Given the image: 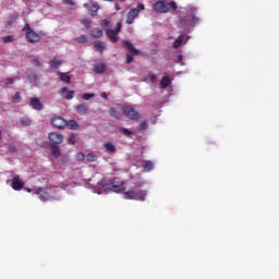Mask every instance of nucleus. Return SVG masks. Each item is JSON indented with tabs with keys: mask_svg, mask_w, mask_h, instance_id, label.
<instances>
[{
	"mask_svg": "<svg viewBox=\"0 0 279 279\" xmlns=\"http://www.w3.org/2000/svg\"><path fill=\"white\" fill-rule=\"evenodd\" d=\"M29 106L31 108H33V110L37 111H40L44 108L43 102H40V99L38 97L31 98Z\"/></svg>",
	"mask_w": 279,
	"mask_h": 279,
	"instance_id": "nucleus-14",
	"label": "nucleus"
},
{
	"mask_svg": "<svg viewBox=\"0 0 279 279\" xmlns=\"http://www.w3.org/2000/svg\"><path fill=\"white\" fill-rule=\"evenodd\" d=\"M23 32H25V39L29 45H36V43H40V34L36 33L29 23H26Z\"/></svg>",
	"mask_w": 279,
	"mask_h": 279,
	"instance_id": "nucleus-2",
	"label": "nucleus"
},
{
	"mask_svg": "<svg viewBox=\"0 0 279 279\" xmlns=\"http://www.w3.org/2000/svg\"><path fill=\"white\" fill-rule=\"evenodd\" d=\"M84 158H86V155H84V153H77V155H76L77 160L82 161V160H84Z\"/></svg>",
	"mask_w": 279,
	"mask_h": 279,
	"instance_id": "nucleus-46",
	"label": "nucleus"
},
{
	"mask_svg": "<svg viewBox=\"0 0 279 279\" xmlns=\"http://www.w3.org/2000/svg\"><path fill=\"white\" fill-rule=\"evenodd\" d=\"M75 112L81 114V117H86L88 114V106L86 104H80L75 107Z\"/></svg>",
	"mask_w": 279,
	"mask_h": 279,
	"instance_id": "nucleus-15",
	"label": "nucleus"
},
{
	"mask_svg": "<svg viewBox=\"0 0 279 279\" xmlns=\"http://www.w3.org/2000/svg\"><path fill=\"white\" fill-rule=\"evenodd\" d=\"M31 62H32V64L35 65V66H43V63H41L40 60H38V59H33Z\"/></svg>",
	"mask_w": 279,
	"mask_h": 279,
	"instance_id": "nucleus-42",
	"label": "nucleus"
},
{
	"mask_svg": "<svg viewBox=\"0 0 279 279\" xmlns=\"http://www.w3.org/2000/svg\"><path fill=\"white\" fill-rule=\"evenodd\" d=\"M125 23H126L128 25H132V24L134 23L133 17H131L128 13H126V21H125Z\"/></svg>",
	"mask_w": 279,
	"mask_h": 279,
	"instance_id": "nucleus-44",
	"label": "nucleus"
},
{
	"mask_svg": "<svg viewBox=\"0 0 279 279\" xmlns=\"http://www.w3.org/2000/svg\"><path fill=\"white\" fill-rule=\"evenodd\" d=\"M156 80H157V77H156L155 74H151V75L149 76V81L151 82V84H154V83L156 82Z\"/></svg>",
	"mask_w": 279,
	"mask_h": 279,
	"instance_id": "nucleus-51",
	"label": "nucleus"
},
{
	"mask_svg": "<svg viewBox=\"0 0 279 279\" xmlns=\"http://www.w3.org/2000/svg\"><path fill=\"white\" fill-rule=\"evenodd\" d=\"M147 197V190H138L136 186L134 190L124 192V199H135L137 202H145Z\"/></svg>",
	"mask_w": 279,
	"mask_h": 279,
	"instance_id": "nucleus-1",
	"label": "nucleus"
},
{
	"mask_svg": "<svg viewBox=\"0 0 279 279\" xmlns=\"http://www.w3.org/2000/svg\"><path fill=\"white\" fill-rule=\"evenodd\" d=\"M90 36L92 38H101V36H104V31H101V28H93Z\"/></svg>",
	"mask_w": 279,
	"mask_h": 279,
	"instance_id": "nucleus-25",
	"label": "nucleus"
},
{
	"mask_svg": "<svg viewBox=\"0 0 279 279\" xmlns=\"http://www.w3.org/2000/svg\"><path fill=\"white\" fill-rule=\"evenodd\" d=\"M15 81H16V78H14V77H9V78H7V82H5L4 84H5V86H8V85H10V84H14Z\"/></svg>",
	"mask_w": 279,
	"mask_h": 279,
	"instance_id": "nucleus-45",
	"label": "nucleus"
},
{
	"mask_svg": "<svg viewBox=\"0 0 279 279\" xmlns=\"http://www.w3.org/2000/svg\"><path fill=\"white\" fill-rule=\"evenodd\" d=\"M113 180L114 178H111V179L104 178L100 180V186H102V189H107L108 191H112Z\"/></svg>",
	"mask_w": 279,
	"mask_h": 279,
	"instance_id": "nucleus-16",
	"label": "nucleus"
},
{
	"mask_svg": "<svg viewBox=\"0 0 279 279\" xmlns=\"http://www.w3.org/2000/svg\"><path fill=\"white\" fill-rule=\"evenodd\" d=\"M16 19H19V15L13 14L10 16V20L7 21L5 23V27H12V25H14V23H16Z\"/></svg>",
	"mask_w": 279,
	"mask_h": 279,
	"instance_id": "nucleus-31",
	"label": "nucleus"
},
{
	"mask_svg": "<svg viewBox=\"0 0 279 279\" xmlns=\"http://www.w3.org/2000/svg\"><path fill=\"white\" fill-rule=\"evenodd\" d=\"M21 92H16L12 98L13 104H21L22 101Z\"/></svg>",
	"mask_w": 279,
	"mask_h": 279,
	"instance_id": "nucleus-34",
	"label": "nucleus"
},
{
	"mask_svg": "<svg viewBox=\"0 0 279 279\" xmlns=\"http://www.w3.org/2000/svg\"><path fill=\"white\" fill-rule=\"evenodd\" d=\"M101 98H102V99H108V93H106V92L102 93V94H101Z\"/></svg>",
	"mask_w": 279,
	"mask_h": 279,
	"instance_id": "nucleus-55",
	"label": "nucleus"
},
{
	"mask_svg": "<svg viewBox=\"0 0 279 279\" xmlns=\"http://www.w3.org/2000/svg\"><path fill=\"white\" fill-rule=\"evenodd\" d=\"M143 10H145V4L140 3L137 4V7L135 9H131L128 14L131 19H136V16H138V14H141V12H143Z\"/></svg>",
	"mask_w": 279,
	"mask_h": 279,
	"instance_id": "nucleus-13",
	"label": "nucleus"
},
{
	"mask_svg": "<svg viewBox=\"0 0 279 279\" xmlns=\"http://www.w3.org/2000/svg\"><path fill=\"white\" fill-rule=\"evenodd\" d=\"M65 128L72 131L80 130V123L75 120H65Z\"/></svg>",
	"mask_w": 279,
	"mask_h": 279,
	"instance_id": "nucleus-19",
	"label": "nucleus"
},
{
	"mask_svg": "<svg viewBox=\"0 0 279 279\" xmlns=\"http://www.w3.org/2000/svg\"><path fill=\"white\" fill-rule=\"evenodd\" d=\"M180 25H182V27H184L186 29L189 27V25H191V20L187 21L186 16H183L180 19Z\"/></svg>",
	"mask_w": 279,
	"mask_h": 279,
	"instance_id": "nucleus-33",
	"label": "nucleus"
},
{
	"mask_svg": "<svg viewBox=\"0 0 279 279\" xmlns=\"http://www.w3.org/2000/svg\"><path fill=\"white\" fill-rule=\"evenodd\" d=\"M109 116L119 121V119H121V111H118L117 109L111 107L109 109Z\"/></svg>",
	"mask_w": 279,
	"mask_h": 279,
	"instance_id": "nucleus-27",
	"label": "nucleus"
},
{
	"mask_svg": "<svg viewBox=\"0 0 279 279\" xmlns=\"http://www.w3.org/2000/svg\"><path fill=\"white\" fill-rule=\"evenodd\" d=\"M140 128H141V130H147V128H148L147 121L144 120V121L140 124Z\"/></svg>",
	"mask_w": 279,
	"mask_h": 279,
	"instance_id": "nucleus-48",
	"label": "nucleus"
},
{
	"mask_svg": "<svg viewBox=\"0 0 279 279\" xmlns=\"http://www.w3.org/2000/svg\"><path fill=\"white\" fill-rule=\"evenodd\" d=\"M51 125L52 128H57V130H64L66 129V120L60 116H52Z\"/></svg>",
	"mask_w": 279,
	"mask_h": 279,
	"instance_id": "nucleus-6",
	"label": "nucleus"
},
{
	"mask_svg": "<svg viewBox=\"0 0 279 279\" xmlns=\"http://www.w3.org/2000/svg\"><path fill=\"white\" fill-rule=\"evenodd\" d=\"M94 47L96 48L98 53H100V56H104V51L106 49V43H104V41H95L94 43Z\"/></svg>",
	"mask_w": 279,
	"mask_h": 279,
	"instance_id": "nucleus-23",
	"label": "nucleus"
},
{
	"mask_svg": "<svg viewBox=\"0 0 279 279\" xmlns=\"http://www.w3.org/2000/svg\"><path fill=\"white\" fill-rule=\"evenodd\" d=\"M120 130H121L122 134L124 136H126L128 138H130V136H132V131H130L129 129L121 128Z\"/></svg>",
	"mask_w": 279,
	"mask_h": 279,
	"instance_id": "nucleus-37",
	"label": "nucleus"
},
{
	"mask_svg": "<svg viewBox=\"0 0 279 279\" xmlns=\"http://www.w3.org/2000/svg\"><path fill=\"white\" fill-rule=\"evenodd\" d=\"M63 3H65V5H75V0H63Z\"/></svg>",
	"mask_w": 279,
	"mask_h": 279,
	"instance_id": "nucleus-49",
	"label": "nucleus"
},
{
	"mask_svg": "<svg viewBox=\"0 0 279 279\" xmlns=\"http://www.w3.org/2000/svg\"><path fill=\"white\" fill-rule=\"evenodd\" d=\"M83 25H85V27L90 28V25H93V22H90V20H85L83 21Z\"/></svg>",
	"mask_w": 279,
	"mask_h": 279,
	"instance_id": "nucleus-47",
	"label": "nucleus"
},
{
	"mask_svg": "<svg viewBox=\"0 0 279 279\" xmlns=\"http://www.w3.org/2000/svg\"><path fill=\"white\" fill-rule=\"evenodd\" d=\"M104 148L107 154H116L117 153V146H114V144H112L111 142L105 143Z\"/></svg>",
	"mask_w": 279,
	"mask_h": 279,
	"instance_id": "nucleus-20",
	"label": "nucleus"
},
{
	"mask_svg": "<svg viewBox=\"0 0 279 279\" xmlns=\"http://www.w3.org/2000/svg\"><path fill=\"white\" fill-rule=\"evenodd\" d=\"M99 160V156H97L95 153H89L86 156V161L87 162H97Z\"/></svg>",
	"mask_w": 279,
	"mask_h": 279,
	"instance_id": "nucleus-30",
	"label": "nucleus"
},
{
	"mask_svg": "<svg viewBox=\"0 0 279 279\" xmlns=\"http://www.w3.org/2000/svg\"><path fill=\"white\" fill-rule=\"evenodd\" d=\"M95 97V94H83L82 99H85V101H90Z\"/></svg>",
	"mask_w": 279,
	"mask_h": 279,
	"instance_id": "nucleus-38",
	"label": "nucleus"
},
{
	"mask_svg": "<svg viewBox=\"0 0 279 279\" xmlns=\"http://www.w3.org/2000/svg\"><path fill=\"white\" fill-rule=\"evenodd\" d=\"M80 143V135L78 134H71L68 137V145H75Z\"/></svg>",
	"mask_w": 279,
	"mask_h": 279,
	"instance_id": "nucleus-24",
	"label": "nucleus"
},
{
	"mask_svg": "<svg viewBox=\"0 0 279 279\" xmlns=\"http://www.w3.org/2000/svg\"><path fill=\"white\" fill-rule=\"evenodd\" d=\"M50 153L53 158H60L62 156V150H60V146L58 145H49Z\"/></svg>",
	"mask_w": 279,
	"mask_h": 279,
	"instance_id": "nucleus-18",
	"label": "nucleus"
},
{
	"mask_svg": "<svg viewBox=\"0 0 279 279\" xmlns=\"http://www.w3.org/2000/svg\"><path fill=\"white\" fill-rule=\"evenodd\" d=\"M36 80H38V75L36 73L32 72L31 74H28L29 82H36Z\"/></svg>",
	"mask_w": 279,
	"mask_h": 279,
	"instance_id": "nucleus-39",
	"label": "nucleus"
},
{
	"mask_svg": "<svg viewBox=\"0 0 279 279\" xmlns=\"http://www.w3.org/2000/svg\"><path fill=\"white\" fill-rule=\"evenodd\" d=\"M122 27H123V25L121 24V22H118L113 31H114L117 34H120Z\"/></svg>",
	"mask_w": 279,
	"mask_h": 279,
	"instance_id": "nucleus-41",
	"label": "nucleus"
},
{
	"mask_svg": "<svg viewBox=\"0 0 279 279\" xmlns=\"http://www.w3.org/2000/svg\"><path fill=\"white\" fill-rule=\"evenodd\" d=\"M122 112L126 119H130V121H138V119H141L138 111H136V109L130 105H123Z\"/></svg>",
	"mask_w": 279,
	"mask_h": 279,
	"instance_id": "nucleus-3",
	"label": "nucleus"
},
{
	"mask_svg": "<svg viewBox=\"0 0 279 279\" xmlns=\"http://www.w3.org/2000/svg\"><path fill=\"white\" fill-rule=\"evenodd\" d=\"M144 169H145V171H151V169H154V162H151V161H146V162L144 163Z\"/></svg>",
	"mask_w": 279,
	"mask_h": 279,
	"instance_id": "nucleus-36",
	"label": "nucleus"
},
{
	"mask_svg": "<svg viewBox=\"0 0 279 279\" xmlns=\"http://www.w3.org/2000/svg\"><path fill=\"white\" fill-rule=\"evenodd\" d=\"M111 191L113 193H123V191H125V181H121L119 178H113Z\"/></svg>",
	"mask_w": 279,
	"mask_h": 279,
	"instance_id": "nucleus-8",
	"label": "nucleus"
},
{
	"mask_svg": "<svg viewBox=\"0 0 279 279\" xmlns=\"http://www.w3.org/2000/svg\"><path fill=\"white\" fill-rule=\"evenodd\" d=\"M11 186L13 191H21L22 189L25 187V182L21 180V177L14 175L12 179Z\"/></svg>",
	"mask_w": 279,
	"mask_h": 279,
	"instance_id": "nucleus-11",
	"label": "nucleus"
},
{
	"mask_svg": "<svg viewBox=\"0 0 279 279\" xmlns=\"http://www.w3.org/2000/svg\"><path fill=\"white\" fill-rule=\"evenodd\" d=\"M151 8L157 14H167V12H169V7L165 0H158L157 2L153 3Z\"/></svg>",
	"mask_w": 279,
	"mask_h": 279,
	"instance_id": "nucleus-5",
	"label": "nucleus"
},
{
	"mask_svg": "<svg viewBox=\"0 0 279 279\" xmlns=\"http://www.w3.org/2000/svg\"><path fill=\"white\" fill-rule=\"evenodd\" d=\"M189 36L186 34H181L172 44L173 49H180L182 45H186L189 43Z\"/></svg>",
	"mask_w": 279,
	"mask_h": 279,
	"instance_id": "nucleus-9",
	"label": "nucleus"
},
{
	"mask_svg": "<svg viewBox=\"0 0 279 279\" xmlns=\"http://www.w3.org/2000/svg\"><path fill=\"white\" fill-rule=\"evenodd\" d=\"M75 41L78 43V45H84L85 43H88V39L86 38V35H81L75 37Z\"/></svg>",
	"mask_w": 279,
	"mask_h": 279,
	"instance_id": "nucleus-32",
	"label": "nucleus"
},
{
	"mask_svg": "<svg viewBox=\"0 0 279 279\" xmlns=\"http://www.w3.org/2000/svg\"><path fill=\"white\" fill-rule=\"evenodd\" d=\"M20 123L24 126V128H29V125H32V119H29V117L24 116L20 119Z\"/></svg>",
	"mask_w": 279,
	"mask_h": 279,
	"instance_id": "nucleus-29",
	"label": "nucleus"
},
{
	"mask_svg": "<svg viewBox=\"0 0 279 279\" xmlns=\"http://www.w3.org/2000/svg\"><path fill=\"white\" fill-rule=\"evenodd\" d=\"M182 60H184V58L182 57V54H179V56L177 57V62H182Z\"/></svg>",
	"mask_w": 279,
	"mask_h": 279,
	"instance_id": "nucleus-54",
	"label": "nucleus"
},
{
	"mask_svg": "<svg viewBox=\"0 0 279 279\" xmlns=\"http://www.w3.org/2000/svg\"><path fill=\"white\" fill-rule=\"evenodd\" d=\"M59 95L60 97H62V99H68L69 101H71V99L75 97V90H70L69 87H62L61 89H59Z\"/></svg>",
	"mask_w": 279,
	"mask_h": 279,
	"instance_id": "nucleus-10",
	"label": "nucleus"
},
{
	"mask_svg": "<svg viewBox=\"0 0 279 279\" xmlns=\"http://www.w3.org/2000/svg\"><path fill=\"white\" fill-rule=\"evenodd\" d=\"M2 43H4V45H8V43H14V36L9 35V36L2 37Z\"/></svg>",
	"mask_w": 279,
	"mask_h": 279,
	"instance_id": "nucleus-35",
	"label": "nucleus"
},
{
	"mask_svg": "<svg viewBox=\"0 0 279 279\" xmlns=\"http://www.w3.org/2000/svg\"><path fill=\"white\" fill-rule=\"evenodd\" d=\"M187 16L190 19L191 25H195L196 23H199V17H197V8H190L187 10Z\"/></svg>",
	"mask_w": 279,
	"mask_h": 279,
	"instance_id": "nucleus-12",
	"label": "nucleus"
},
{
	"mask_svg": "<svg viewBox=\"0 0 279 279\" xmlns=\"http://www.w3.org/2000/svg\"><path fill=\"white\" fill-rule=\"evenodd\" d=\"M166 5L172 8V10H177L178 9V3H175V1L168 2Z\"/></svg>",
	"mask_w": 279,
	"mask_h": 279,
	"instance_id": "nucleus-43",
	"label": "nucleus"
},
{
	"mask_svg": "<svg viewBox=\"0 0 279 279\" xmlns=\"http://www.w3.org/2000/svg\"><path fill=\"white\" fill-rule=\"evenodd\" d=\"M104 71H106V65L104 64V62H98L94 65V73H96L97 75H101Z\"/></svg>",
	"mask_w": 279,
	"mask_h": 279,
	"instance_id": "nucleus-21",
	"label": "nucleus"
},
{
	"mask_svg": "<svg viewBox=\"0 0 279 279\" xmlns=\"http://www.w3.org/2000/svg\"><path fill=\"white\" fill-rule=\"evenodd\" d=\"M99 11V7L98 5H93L92 7V13L90 16H97V12Z\"/></svg>",
	"mask_w": 279,
	"mask_h": 279,
	"instance_id": "nucleus-40",
	"label": "nucleus"
},
{
	"mask_svg": "<svg viewBox=\"0 0 279 279\" xmlns=\"http://www.w3.org/2000/svg\"><path fill=\"white\" fill-rule=\"evenodd\" d=\"M122 44L124 45L125 49L131 52V54H126V63L132 64V62H134V56H138L141 51L136 49L130 41H122Z\"/></svg>",
	"mask_w": 279,
	"mask_h": 279,
	"instance_id": "nucleus-4",
	"label": "nucleus"
},
{
	"mask_svg": "<svg viewBox=\"0 0 279 279\" xmlns=\"http://www.w3.org/2000/svg\"><path fill=\"white\" fill-rule=\"evenodd\" d=\"M169 86H171V78L169 76H162L159 83V87L165 89V88H169Z\"/></svg>",
	"mask_w": 279,
	"mask_h": 279,
	"instance_id": "nucleus-22",
	"label": "nucleus"
},
{
	"mask_svg": "<svg viewBox=\"0 0 279 279\" xmlns=\"http://www.w3.org/2000/svg\"><path fill=\"white\" fill-rule=\"evenodd\" d=\"M48 141H50L49 145H62V143H64V135L57 132H50L48 134Z\"/></svg>",
	"mask_w": 279,
	"mask_h": 279,
	"instance_id": "nucleus-7",
	"label": "nucleus"
},
{
	"mask_svg": "<svg viewBox=\"0 0 279 279\" xmlns=\"http://www.w3.org/2000/svg\"><path fill=\"white\" fill-rule=\"evenodd\" d=\"M102 25H105L106 27H108V25H110V22L108 20H102Z\"/></svg>",
	"mask_w": 279,
	"mask_h": 279,
	"instance_id": "nucleus-53",
	"label": "nucleus"
},
{
	"mask_svg": "<svg viewBox=\"0 0 279 279\" xmlns=\"http://www.w3.org/2000/svg\"><path fill=\"white\" fill-rule=\"evenodd\" d=\"M59 80L64 82V84H71V76L69 74H64L62 72H58Z\"/></svg>",
	"mask_w": 279,
	"mask_h": 279,
	"instance_id": "nucleus-26",
	"label": "nucleus"
},
{
	"mask_svg": "<svg viewBox=\"0 0 279 279\" xmlns=\"http://www.w3.org/2000/svg\"><path fill=\"white\" fill-rule=\"evenodd\" d=\"M49 66H51V69H60V66H62V61L53 58L52 60L49 61Z\"/></svg>",
	"mask_w": 279,
	"mask_h": 279,
	"instance_id": "nucleus-28",
	"label": "nucleus"
},
{
	"mask_svg": "<svg viewBox=\"0 0 279 279\" xmlns=\"http://www.w3.org/2000/svg\"><path fill=\"white\" fill-rule=\"evenodd\" d=\"M106 34L110 40V43H118L119 41V33H116L113 29H107Z\"/></svg>",
	"mask_w": 279,
	"mask_h": 279,
	"instance_id": "nucleus-17",
	"label": "nucleus"
},
{
	"mask_svg": "<svg viewBox=\"0 0 279 279\" xmlns=\"http://www.w3.org/2000/svg\"><path fill=\"white\" fill-rule=\"evenodd\" d=\"M9 151H10V154L16 153V146L10 145V146H9Z\"/></svg>",
	"mask_w": 279,
	"mask_h": 279,
	"instance_id": "nucleus-50",
	"label": "nucleus"
},
{
	"mask_svg": "<svg viewBox=\"0 0 279 279\" xmlns=\"http://www.w3.org/2000/svg\"><path fill=\"white\" fill-rule=\"evenodd\" d=\"M1 138H2V132L0 131V141H1Z\"/></svg>",
	"mask_w": 279,
	"mask_h": 279,
	"instance_id": "nucleus-56",
	"label": "nucleus"
},
{
	"mask_svg": "<svg viewBox=\"0 0 279 279\" xmlns=\"http://www.w3.org/2000/svg\"><path fill=\"white\" fill-rule=\"evenodd\" d=\"M40 199L43 201V202H45V197H46V195H47V193H45V192H43V190H40Z\"/></svg>",
	"mask_w": 279,
	"mask_h": 279,
	"instance_id": "nucleus-52",
	"label": "nucleus"
}]
</instances>
